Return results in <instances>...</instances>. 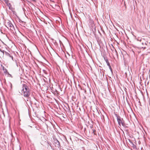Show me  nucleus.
I'll list each match as a JSON object with an SVG mask.
<instances>
[{"instance_id": "nucleus-1", "label": "nucleus", "mask_w": 150, "mask_h": 150, "mask_svg": "<svg viewBox=\"0 0 150 150\" xmlns=\"http://www.w3.org/2000/svg\"><path fill=\"white\" fill-rule=\"evenodd\" d=\"M22 86V94L24 96L28 98L30 94V88L26 84H23Z\"/></svg>"}, {"instance_id": "nucleus-2", "label": "nucleus", "mask_w": 150, "mask_h": 150, "mask_svg": "<svg viewBox=\"0 0 150 150\" xmlns=\"http://www.w3.org/2000/svg\"><path fill=\"white\" fill-rule=\"evenodd\" d=\"M6 26L8 28L10 29V30H13L14 29L13 25L9 21H8L7 23Z\"/></svg>"}, {"instance_id": "nucleus-3", "label": "nucleus", "mask_w": 150, "mask_h": 150, "mask_svg": "<svg viewBox=\"0 0 150 150\" xmlns=\"http://www.w3.org/2000/svg\"><path fill=\"white\" fill-rule=\"evenodd\" d=\"M117 117L118 124H121L123 126H125V123L122 120V119H121L120 117L119 116H117Z\"/></svg>"}, {"instance_id": "nucleus-4", "label": "nucleus", "mask_w": 150, "mask_h": 150, "mask_svg": "<svg viewBox=\"0 0 150 150\" xmlns=\"http://www.w3.org/2000/svg\"><path fill=\"white\" fill-rule=\"evenodd\" d=\"M54 144L56 146L59 148L60 146V143L59 141L56 139H54Z\"/></svg>"}, {"instance_id": "nucleus-5", "label": "nucleus", "mask_w": 150, "mask_h": 150, "mask_svg": "<svg viewBox=\"0 0 150 150\" xmlns=\"http://www.w3.org/2000/svg\"><path fill=\"white\" fill-rule=\"evenodd\" d=\"M0 51L1 52H3V54H5V55L6 56H7L11 58L12 60H13V57L12 56H11L10 54L9 53H8L5 51L4 52V51H2L0 49Z\"/></svg>"}, {"instance_id": "nucleus-6", "label": "nucleus", "mask_w": 150, "mask_h": 150, "mask_svg": "<svg viewBox=\"0 0 150 150\" xmlns=\"http://www.w3.org/2000/svg\"><path fill=\"white\" fill-rule=\"evenodd\" d=\"M3 70L4 71V72L5 73H7V74H9V73L8 72V71H7V70L5 69H4V67H3Z\"/></svg>"}, {"instance_id": "nucleus-7", "label": "nucleus", "mask_w": 150, "mask_h": 150, "mask_svg": "<svg viewBox=\"0 0 150 150\" xmlns=\"http://www.w3.org/2000/svg\"><path fill=\"white\" fill-rule=\"evenodd\" d=\"M105 61H106L107 65L108 66L109 65H110V63L108 62V60L107 59H105Z\"/></svg>"}, {"instance_id": "nucleus-8", "label": "nucleus", "mask_w": 150, "mask_h": 150, "mask_svg": "<svg viewBox=\"0 0 150 150\" xmlns=\"http://www.w3.org/2000/svg\"><path fill=\"white\" fill-rule=\"evenodd\" d=\"M108 66H109V68H110V70L111 71H112V69L111 68V66H110V65H108Z\"/></svg>"}, {"instance_id": "nucleus-9", "label": "nucleus", "mask_w": 150, "mask_h": 150, "mask_svg": "<svg viewBox=\"0 0 150 150\" xmlns=\"http://www.w3.org/2000/svg\"><path fill=\"white\" fill-rule=\"evenodd\" d=\"M10 86H11V88L12 86V84L11 83H10Z\"/></svg>"}, {"instance_id": "nucleus-10", "label": "nucleus", "mask_w": 150, "mask_h": 150, "mask_svg": "<svg viewBox=\"0 0 150 150\" xmlns=\"http://www.w3.org/2000/svg\"><path fill=\"white\" fill-rule=\"evenodd\" d=\"M119 127H121V124H119Z\"/></svg>"}, {"instance_id": "nucleus-11", "label": "nucleus", "mask_w": 150, "mask_h": 150, "mask_svg": "<svg viewBox=\"0 0 150 150\" xmlns=\"http://www.w3.org/2000/svg\"><path fill=\"white\" fill-rule=\"evenodd\" d=\"M8 74L10 76H11V74Z\"/></svg>"}, {"instance_id": "nucleus-12", "label": "nucleus", "mask_w": 150, "mask_h": 150, "mask_svg": "<svg viewBox=\"0 0 150 150\" xmlns=\"http://www.w3.org/2000/svg\"><path fill=\"white\" fill-rule=\"evenodd\" d=\"M94 132H95V130H93V132L94 134Z\"/></svg>"}, {"instance_id": "nucleus-13", "label": "nucleus", "mask_w": 150, "mask_h": 150, "mask_svg": "<svg viewBox=\"0 0 150 150\" xmlns=\"http://www.w3.org/2000/svg\"><path fill=\"white\" fill-rule=\"evenodd\" d=\"M115 51L116 52H117L116 50H115Z\"/></svg>"}]
</instances>
